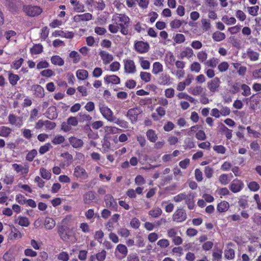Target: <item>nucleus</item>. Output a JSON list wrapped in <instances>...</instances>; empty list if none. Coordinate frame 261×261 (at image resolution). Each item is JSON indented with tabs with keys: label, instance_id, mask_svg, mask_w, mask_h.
<instances>
[{
	"label": "nucleus",
	"instance_id": "e433bc0d",
	"mask_svg": "<svg viewBox=\"0 0 261 261\" xmlns=\"http://www.w3.org/2000/svg\"><path fill=\"white\" fill-rule=\"evenodd\" d=\"M119 26V29L120 28V32L121 33L124 35H126L128 34V25L127 24H124V23L122 22L120 23H118Z\"/></svg>",
	"mask_w": 261,
	"mask_h": 261
},
{
	"label": "nucleus",
	"instance_id": "79ce46f5",
	"mask_svg": "<svg viewBox=\"0 0 261 261\" xmlns=\"http://www.w3.org/2000/svg\"><path fill=\"white\" fill-rule=\"evenodd\" d=\"M182 25V21L178 19H174L170 23V25L172 29H178Z\"/></svg>",
	"mask_w": 261,
	"mask_h": 261
},
{
	"label": "nucleus",
	"instance_id": "20e7f679",
	"mask_svg": "<svg viewBox=\"0 0 261 261\" xmlns=\"http://www.w3.org/2000/svg\"><path fill=\"white\" fill-rule=\"evenodd\" d=\"M58 233L60 238L64 241L69 239L71 236L69 228L64 225L58 226Z\"/></svg>",
	"mask_w": 261,
	"mask_h": 261
},
{
	"label": "nucleus",
	"instance_id": "f3484780",
	"mask_svg": "<svg viewBox=\"0 0 261 261\" xmlns=\"http://www.w3.org/2000/svg\"><path fill=\"white\" fill-rule=\"evenodd\" d=\"M105 81L107 84H119L120 82L119 77L116 75H107L105 77Z\"/></svg>",
	"mask_w": 261,
	"mask_h": 261
},
{
	"label": "nucleus",
	"instance_id": "7ed1b4c3",
	"mask_svg": "<svg viewBox=\"0 0 261 261\" xmlns=\"http://www.w3.org/2000/svg\"><path fill=\"white\" fill-rule=\"evenodd\" d=\"M102 116L109 121H114L116 118L113 116V113L108 107L103 106L100 108Z\"/></svg>",
	"mask_w": 261,
	"mask_h": 261
},
{
	"label": "nucleus",
	"instance_id": "c9c22d12",
	"mask_svg": "<svg viewBox=\"0 0 261 261\" xmlns=\"http://www.w3.org/2000/svg\"><path fill=\"white\" fill-rule=\"evenodd\" d=\"M193 55V50L188 47L184 51H181L180 53V57L181 58H184V57H188V58H191Z\"/></svg>",
	"mask_w": 261,
	"mask_h": 261
},
{
	"label": "nucleus",
	"instance_id": "473e14b6",
	"mask_svg": "<svg viewBox=\"0 0 261 261\" xmlns=\"http://www.w3.org/2000/svg\"><path fill=\"white\" fill-rule=\"evenodd\" d=\"M146 135L148 139L152 142H155L157 139V136L154 131L152 129H149L146 132Z\"/></svg>",
	"mask_w": 261,
	"mask_h": 261
},
{
	"label": "nucleus",
	"instance_id": "f8f14e48",
	"mask_svg": "<svg viewBox=\"0 0 261 261\" xmlns=\"http://www.w3.org/2000/svg\"><path fill=\"white\" fill-rule=\"evenodd\" d=\"M104 200L107 207L117 208V202L112 195L109 194L106 195L105 197Z\"/></svg>",
	"mask_w": 261,
	"mask_h": 261
},
{
	"label": "nucleus",
	"instance_id": "dca6fc26",
	"mask_svg": "<svg viewBox=\"0 0 261 261\" xmlns=\"http://www.w3.org/2000/svg\"><path fill=\"white\" fill-rule=\"evenodd\" d=\"M57 109L55 106H51L48 108L46 112L47 117L50 120H53L57 118L58 114L56 112Z\"/></svg>",
	"mask_w": 261,
	"mask_h": 261
},
{
	"label": "nucleus",
	"instance_id": "a878e982",
	"mask_svg": "<svg viewBox=\"0 0 261 261\" xmlns=\"http://www.w3.org/2000/svg\"><path fill=\"white\" fill-rule=\"evenodd\" d=\"M170 79V76L168 75L162 74L159 79V83L160 85H165L169 83Z\"/></svg>",
	"mask_w": 261,
	"mask_h": 261
},
{
	"label": "nucleus",
	"instance_id": "4d7b16f0",
	"mask_svg": "<svg viewBox=\"0 0 261 261\" xmlns=\"http://www.w3.org/2000/svg\"><path fill=\"white\" fill-rule=\"evenodd\" d=\"M115 123L119 125L120 127L126 128L128 127L127 122L123 120H120L116 118V120L113 121Z\"/></svg>",
	"mask_w": 261,
	"mask_h": 261
},
{
	"label": "nucleus",
	"instance_id": "393cba45",
	"mask_svg": "<svg viewBox=\"0 0 261 261\" xmlns=\"http://www.w3.org/2000/svg\"><path fill=\"white\" fill-rule=\"evenodd\" d=\"M194 195L192 193L189 194V196L186 200V203L188 205V208L192 210L194 208L195 204L194 201Z\"/></svg>",
	"mask_w": 261,
	"mask_h": 261
},
{
	"label": "nucleus",
	"instance_id": "ddd939ff",
	"mask_svg": "<svg viewBox=\"0 0 261 261\" xmlns=\"http://www.w3.org/2000/svg\"><path fill=\"white\" fill-rule=\"evenodd\" d=\"M124 69L128 73H134L136 71V67L133 60H127L124 63Z\"/></svg>",
	"mask_w": 261,
	"mask_h": 261
},
{
	"label": "nucleus",
	"instance_id": "4c0bfd02",
	"mask_svg": "<svg viewBox=\"0 0 261 261\" xmlns=\"http://www.w3.org/2000/svg\"><path fill=\"white\" fill-rule=\"evenodd\" d=\"M162 213L161 208H157L156 209L151 210L149 212V215L154 218L159 217Z\"/></svg>",
	"mask_w": 261,
	"mask_h": 261
},
{
	"label": "nucleus",
	"instance_id": "69168bd1",
	"mask_svg": "<svg viewBox=\"0 0 261 261\" xmlns=\"http://www.w3.org/2000/svg\"><path fill=\"white\" fill-rule=\"evenodd\" d=\"M219 181L222 185H227L229 182L228 175L226 174L221 175L219 177Z\"/></svg>",
	"mask_w": 261,
	"mask_h": 261
},
{
	"label": "nucleus",
	"instance_id": "bf43d9fd",
	"mask_svg": "<svg viewBox=\"0 0 261 261\" xmlns=\"http://www.w3.org/2000/svg\"><path fill=\"white\" fill-rule=\"evenodd\" d=\"M157 245L161 248H166L169 245V242L167 239H161L158 242Z\"/></svg>",
	"mask_w": 261,
	"mask_h": 261
},
{
	"label": "nucleus",
	"instance_id": "de8ad7c7",
	"mask_svg": "<svg viewBox=\"0 0 261 261\" xmlns=\"http://www.w3.org/2000/svg\"><path fill=\"white\" fill-rule=\"evenodd\" d=\"M118 17L120 21L124 23V24L129 25V18L128 16L123 14H119V16Z\"/></svg>",
	"mask_w": 261,
	"mask_h": 261
},
{
	"label": "nucleus",
	"instance_id": "37998d69",
	"mask_svg": "<svg viewBox=\"0 0 261 261\" xmlns=\"http://www.w3.org/2000/svg\"><path fill=\"white\" fill-rule=\"evenodd\" d=\"M151 74L148 72H141L140 73V77L141 80L145 82H148L151 79Z\"/></svg>",
	"mask_w": 261,
	"mask_h": 261
},
{
	"label": "nucleus",
	"instance_id": "49530a36",
	"mask_svg": "<svg viewBox=\"0 0 261 261\" xmlns=\"http://www.w3.org/2000/svg\"><path fill=\"white\" fill-rule=\"evenodd\" d=\"M51 147L52 146L50 144L48 143L45 145L41 146L39 148V152L41 154H43L49 150V148Z\"/></svg>",
	"mask_w": 261,
	"mask_h": 261
},
{
	"label": "nucleus",
	"instance_id": "39448f33",
	"mask_svg": "<svg viewBox=\"0 0 261 261\" xmlns=\"http://www.w3.org/2000/svg\"><path fill=\"white\" fill-rule=\"evenodd\" d=\"M6 5L12 12H16L21 6L20 0H6Z\"/></svg>",
	"mask_w": 261,
	"mask_h": 261
},
{
	"label": "nucleus",
	"instance_id": "5fc2aeb1",
	"mask_svg": "<svg viewBox=\"0 0 261 261\" xmlns=\"http://www.w3.org/2000/svg\"><path fill=\"white\" fill-rule=\"evenodd\" d=\"M18 224L22 226L27 227L29 225L30 223L27 217H21L19 218Z\"/></svg>",
	"mask_w": 261,
	"mask_h": 261
},
{
	"label": "nucleus",
	"instance_id": "2f4dec72",
	"mask_svg": "<svg viewBox=\"0 0 261 261\" xmlns=\"http://www.w3.org/2000/svg\"><path fill=\"white\" fill-rule=\"evenodd\" d=\"M40 173L42 178L45 179H49L51 177V173L44 168H41Z\"/></svg>",
	"mask_w": 261,
	"mask_h": 261
},
{
	"label": "nucleus",
	"instance_id": "4468645a",
	"mask_svg": "<svg viewBox=\"0 0 261 261\" xmlns=\"http://www.w3.org/2000/svg\"><path fill=\"white\" fill-rule=\"evenodd\" d=\"M69 141L72 146L75 148L82 147L84 144V142L82 140L74 137L69 138Z\"/></svg>",
	"mask_w": 261,
	"mask_h": 261
},
{
	"label": "nucleus",
	"instance_id": "6ab92c4d",
	"mask_svg": "<svg viewBox=\"0 0 261 261\" xmlns=\"http://www.w3.org/2000/svg\"><path fill=\"white\" fill-rule=\"evenodd\" d=\"M188 92L193 95H198L203 93V88L200 86H196L195 87L190 88Z\"/></svg>",
	"mask_w": 261,
	"mask_h": 261
},
{
	"label": "nucleus",
	"instance_id": "72a5a7b5",
	"mask_svg": "<svg viewBox=\"0 0 261 261\" xmlns=\"http://www.w3.org/2000/svg\"><path fill=\"white\" fill-rule=\"evenodd\" d=\"M247 54L250 59L252 61L257 60L259 57V54L255 52L250 49H248Z\"/></svg>",
	"mask_w": 261,
	"mask_h": 261
},
{
	"label": "nucleus",
	"instance_id": "c03bdc74",
	"mask_svg": "<svg viewBox=\"0 0 261 261\" xmlns=\"http://www.w3.org/2000/svg\"><path fill=\"white\" fill-rule=\"evenodd\" d=\"M37 154V151L36 149H33L30 151L26 156V160L31 162L33 160L34 158Z\"/></svg>",
	"mask_w": 261,
	"mask_h": 261
},
{
	"label": "nucleus",
	"instance_id": "603ef678",
	"mask_svg": "<svg viewBox=\"0 0 261 261\" xmlns=\"http://www.w3.org/2000/svg\"><path fill=\"white\" fill-rule=\"evenodd\" d=\"M190 69L192 71L199 72L200 70L201 66L198 62H194L191 64Z\"/></svg>",
	"mask_w": 261,
	"mask_h": 261
},
{
	"label": "nucleus",
	"instance_id": "0eeeda50",
	"mask_svg": "<svg viewBox=\"0 0 261 261\" xmlns=\"http://www.w3.org/2000/svg\"><path fill=\"white\" fill-rule=\"evenodd\" d=\"M96 198V193L92 191H89L83 195V202L85 204H90Z\"/></svg>",
	"mask_w": 261,
	"mask_h": 261
},
{
	"label": "nucleus",
	"instance_id": "9b49d317",
	"mask_svg": "<svg viewBox=\"0 0 261 261\" xmlns=\"http://www.w3.org/2000/svg\"><path fill=\"white\" fill-rule=\"evenodd\" d=\"M220 81L218 77H215L207 83V87L212 92L217 91L220 86Z\"/></svg>",
	"mask_w": 261,
	"mask_h": 261
},
{
	"label": "nucleus",
	"instance_id": "aec40b11",
	"mask_svg": "<svg viewBox=\"0 0 261 261\" xmlns=\"http://www.w3.org/2000/svg\"><path fill=\"white\" fill-rule=\"evenodd\" d=\"M229 207V203L225 201H223L219 203L217 205V211L220 213L226 212Z\"/></svg>",
	"mask_w": 261,
	"mask_h": 261
},
{
	"label": "nucleus",
	"instance_id": "f03ea898",
	"mask_svg": "<svg viewBox=\"0 0 261 261\" xmlns=\"http://www.w3.org/2000/svg\"><path fill=\"white\" fill-rule=\"evenodd\" d=\"M140 108L136 107L130 109L127 111L126 116L129 118L132 123L135 122L138 120V115L142 113Z\"/></svg>",
	"mask_w": 261,
	"mask_h": 261
},
{
	"label": "nucleus",
	"instance_id": "2eb2a0df",
	"mask_svg": "<svg viewBox=\"0 0 261 261\" xmlns=\"http://www.w3.org/2000/svg\"><path fill=\"white\" fill-rule=\"evenodd\" d=\"M53 35L57 37L61 36L66 38H72L74 36V34L72 32H64L63 31H56L53 33Z\"/></svg>",
	"mask_w": 261,
	"mask_h": 261
},
{
	"label": "nucleus",
	"instance_id": "864d4df0",
	"mask_svg": "<svg viewBox=\"0 0 261 261\" xmlns=\"http://www.w3.org/2000/svg\"><path fill=\"white\" fill-rule=\"evenodd\" d=\"M67 121L69 125L75 126L78 124V120L76 117L71 116L67 119Z\"/></svg>",
	"mask_w": 261,
	"mask_h": 261
},
{
	"label": "nucleus",
	"instance_id": "338daca9",
	"mask_svg": "<svg viewBox=\"0 0 261 261\" xmlns=\"http://www.w3.org/2000/svg\"><path fill=\"white\" fill-rule=\"evenodd\" d=\"M225 256L227 259H232L234 256V251L233 249L230 248L226 250L225 252Z\"/></svg>",
	"mask_w": 261,
	"mask_h": 261
},
{
	"label": "nucleus",
	"instance_id": "e2e57ef3",
	"mask_svg": "<svg viewBox=\"0 0 261 261\" xmlns=\"http://www.w3.org/2000/svg\"><path fill=\"white\" fill-rule=\"evenodd\" d=\"M196 138L199 140H204L206 139V135L204 132L202 130H199L196 134Z\"/></svg>",
	"mask_w": 261,
	"mask_h": 261
},
{
	"label": "nucleus",
	"instance_id": "3c124183",
	"mask_svg": "<svg viewBox=\"0 0 261 261\" xmlns=\"http://www.w3.org/2000/svg\"><path fill=\"white\" fill-rule=\"evenodd\" d=\"M248 188L252 191H256L259 188V185L255 181H251L248 185Z\"/></svg>",
	"mask_w": 261,
	"mask_h": 261
},
{
	"label": "nucleus",
	"instance_id": "cd10ccee",
	"mask_svg": "<svg viewBox=\"0 0 261 261\" xmlns=\"http://www.w3.org/2000/svg\"><path fill=\"white\" fill-rule=\"evenodd\" d=\"M163 71L162 65L158 62H156L153 64L152 73L157 74Z\"/></svg>",
	"mask_w": 261,
	"mask_h": 261
},
{
	"label": "nucleus",
	"instance_id": "052dcab7",
	"mask_svg": "<svg viewBox=\"0 0 261 261\" xmlns=\"http://www.w3.org/2000/svg\"><path fill=\"white\" fill-rule=\"evenodd\" d=\"M228 64L226 62H223L218 65V69L220 72H224L227 70L228 68Z\"/></svg>",
	"mask_w": 261,
	"mask_h": 261
},
{
	"label": "nucleus",
	"instance_id": "a211bd4d",
	"mask_svg": "<svg viewBox=\"0 0 261 261\" xmlns=\"http://www.w3.org/2000/svg\"><path fill=\"white\" fill-rule=\"evenodd\" d=\"M99 55L105 64H109L113 60V57L111 55H110L104 51H101L99 53Z\"/></svg>",
	"mask_w": 261,
	"mask_h": 261
},
{
	"label": "nucleus",
	"instance_id": "8fccbe9b",
	"mask_svg": "<svg viewBox=\"0 0 261 261\" xmlns=\"http://www.w3.org/2000/svg\"><path fill=\"white\" fill-rule=\"evenodd\" d=\"M222 20L223 22L227 23V24H234L236 22V20L234 17L228 18L227 16H224L222 17Z\"/></svg>",
	"mask_w": 261,
	"mask_h": 261
},
{
	"label": "nucleus",
	"instance_id": "412c9836",
	"mask_svg": "<svg viewBox=\"0 0 261 261\" xmlns=\"http://www.w3.org/2000/svg\"><path fill=\"white\" fill-rule=\"evenodd\" d=\"M56 225L55 221L53 218L47 217L44 222V225L46 229H51Z\"/></svg>",
	"mask_w": 261,
	"mask_h": 261
},
{
	"label": "nucleus",
	"instance_id": "7c9ffc66",
	"mask_svg": "<svg viewBox=\"0 0 261 261\" xmlns=\"http://www.w3.org/2000/svg\"><path fill=\"white\" fill-rule=\"evenodd\" d=\"M11 129L10 128L4 126H2L0 128V136L7 137L11 133Z\"/></svg>",
	"mask_w": 261,
	"mask_h": 261
},
{
	"label": "nucleus",
	"instance_id": "680f3d73",
	"mask_svg": "<svg viewBox=\"0 0 261 261\" xmlns=\"http://www.w3.org/2000/svg\"><path fill=\"white\" fill-rule=\"evenodd\" d=\"M109 30L112 33H117L119 30V26L118 23L116 24H111L109 25Z\"/></svg>",
	"mask_w": 261,
	"mask_h": 261
},
{
	"label": "nucleus",
	"instance_id": "13d9d810",
	"mask_svg": "<svg viewBox=\"0 0 261 261\" xmlns=\"http://www.w3.org/2000/svg\"><path fill=\"white\" fill-rule=\"evenodd\" d=\"M241 88L244 91L242 93L243 95L246 96L250 94V88L246 84H242Z\"/></svg>",
	"mask_w": 261,
	"mask_h": 261
},
{
	"label": "nucleus",
	"instance_id": "1a4fd4ad",
	"mask_svg": "<svg viewBox=\"0 0 261 261\" xmlns=\"http://www.w3.org/2000/svg\"><path fill=\"white\" fill-rule=\"evenodd\" d=\"M74 175L82 179H85L88 177V174L85 170L80 166H77L75 168Z\"/></svg>",
	"mask_w": 261,
	"mask_h": 261
},
{
	"label": "nucleus",
	"instance_id": "5701e85b",
	"mask_svg": "<svg viewBox=\"0 0 261 261\" xmlns=\"http://www.w3.org/2000/svg\"><path fill=\"white\" fill-rule=\"evenodd\" d=\"M76 76L80 80H84L88 76V72L84 69H80L76 71Z\"/></svg>",
	"mask_w": 261,
	"mask_h": 261
},
{
	"label": "nucleus",
	"instance_id": "6e6d98bb",
	"mask_svg": "<svg viewBox=\"0 0 261 261\" xmlns=\"http://www.w3.org/2000/svg\"><path fill=\"white\" fill-rule=\"evenodd\" d=\"M258 9L259 7L258 6L248 8L249 13L252 16H256L257 15Z\"/></svg>",
	"mask_w": 261,
	"mask_h": 261
},
{
	"label": "nucleus",
	"instance_id": "bb28decb",
	"mask_svg": "<svg viewBox=\"0 0 261 261\" xmlns=\"http://www.w3.org/2000/svg\"><path fill=\"white\" fill-rule=\"evenodd\" d=\"M213 38L216 41H220L225 38V35L223 33L217 31L213 33Z\"/></svg>",
	"mask_w": 261,
	"mask_h": 261
},
{
	"label": "nucleus",
	"instance_id": "f257e3e1",
	"mask_svg": "<svg viewBox=\"0 0 261 261\" xmlns=\"http://www.w3.org/2000/svg\"><path fill=\"white\" fill-rule=\"evenodd\" d=\"M23 10L27 15L31 17L38 16L42 12V9L38 6H24Z\"/></svg>",
	"mask_w": 261,
	"mask_h": 261
},
{
	"label": "nucleus",
	"instance_id": "0e129e2a",
	"mask_svg": "<svg viewBox=\"0 0 261 261\" xmlns=\"http://www.w3.org/2000/svg\"><path fill=\"white\" fill-rule=\"evenodd\" d=\"M185 40V37L183 34H177L176 35L174 41L177 43H181L184 42Z\"/></svg>",
	"mask_w": 261,
	"mask_h": 261
},
{
	"label": "nucleus",
	"instance_id": "6e6552de",
	"mask_svg": "<svg viewBox=\"0 0 261 261\" xmlns=\"http://www.w3.org/2000/svg\"><path fill=\"white\" fill-rule=\"evenodd\" d=\"M186 218L187 214L185 211L182 208L178 209L173 216V221H177V222L184 221Z\"/></svg>",
	"mask_w": 261,
	"mask_h": 261
},
{
	"label": "nucleus",
	"instance_id": "423d86ee",
	"mask_svg": "<svg viewBox=\"0 0 261 261\" xmlns=\"http://www.w3.org/2000/svg\"><path fill=\"white\" fill-rule=\"evenodd\" d=\"M134 46L136 51L140 53H147L149 49V44L142 41L137 42Z\"/></svg>",
	"mask_w": 261,
	"mask_h": 261
},
{
	"label": "nucleus",
	"instance_id": "4be33fe9",
	"mask_svg": "<svg viewBox=\"0 0 261 261\" xmlns=\"http://www.w3.org/2000/svg\"><path fill=\"white\" fill-rule=\"evenodd\" d=\"M30 51L33 55L41 54L43 51V46L40 44H36L31 48Z\"/></svg>",
	"mask_w": 261,
	"mask_h": 261
},
{
	"label": "nucleus",
	"instance_id": "c756f323",
	"mask_svg": "<svg viewBox=\"0 0 261 261\" xmlns=\"http://www.w3.org/2000/svg\"><path fill=\"white\" fill-rule=\"evenodd\" d=\"M79 121L81 122H84V121H90L92 120V117L89 114H85L83 112H81L79 114Z\"/></svg>",
	"mask_w": 261,
	"mask_h": 261
},
{
	"label": "nucleus",
	"instance_id": "f704fd0d",
	"mask_svg": "<svg viewBox=\"0 0 261 261\" xmlns=\"http://www.w3.org/2000/svg\"><path fill=\"white\" fill-rule=\"evenodd\" d=\"M9 80L10 84L12 86H14L17 84L18 81L19 80V77L18 75L11 73L9 75Z\"/></svg>",
	"mask_w": 261,
	"mask_h": 261
},
{
	"label": "nucleus",
	"instance_id": "58836bf2",
	"mask_svg": "<svg viewBox=\"0 0 261 261\" xmlns=\"http://www.w3.org/2000/svg\"><path fill=\"white\" fill-rule=\"evenodd\" d=\"M69 57L73 59V62L74 63H77L80 60V56L76 51H72L69 54Z\"/></svg>",
	"mask_w": 261,
	"mask_h": 261
},
{
	"label": "nucleus",
	"instance_id": "b1692460",
	"mask_svg": "<svg viewBox=\"0 0 261 261\" xmlns=\"http://www.w3.org/2000/svg\"><path fill=\"white\" fill-rule=\"evenodd\" d=\"M51 63L56 65L62 66L64 65V60L59 56H54L51 58Z\"/></svg>",
	"mask_w": 261,
	"mask_h": 261
},
{
	"label": "nucleus",
	"instance_id": "ea45409f",
	"mask_svg": "<svg viewBox=\"0 0 261 261\" xmlns=\"http://www.w3.org/2000/svg\"><path fill=\"white\" fill-rule=\"evenodd\" d=\"M188 196L189 195H186L185 193H180L174 196L173 199L175 202H178L183 200H186Z\"/></svg>",
	"mask_w": 261,
	"mask_h": 261
},
{
	"label": "nucleus",
	"instance_id": "a18cd8bd",
	"mask_svg": "<svg viewBox=\"0 0 261 261\" xmlns=\"http://www.w3.org/2000/svg\"><path fill=\"white\" fill-rule=\"evenodd\" d=\"M116 249L121 253L125 256L127 253V249L126 247L122 244H119L116 248Z\"/></svg>",
	"mask_w": 261,
	"mask_h": 261
},
{
	"label": "nucleus",
	"instance_id": "c85d7f7f",
	"mask_svg": "<svg viewBox=\"0 0 261 261\" xmlns=\"http://www.w3.org/2000/svg\"><path fill=\"white\" fill-rule=\"evenodd\" d=\"M35 94L39 97H43L44 96V89L40 85L35 86Z\"/></svg>",
	"mask_w": 261,
	"mask_h": 261
},
{
	"label": "nucleus",
	"instance_id": "a19ab883",
	"mask_svg": "<svg viewBox=\"0 0 261 261\" xmlns=\"http://www.w3.org/2000/svg\"><path fill=\"white\" fill-rule=\"evenodd\" d=\"M229 42L232 44L233 47L238 49L241 47L240 41H238L234 36H231L229 37Z\"/></svg>",
	"mask_w": 261,
	"mask_h": 261
},
{
	"label": "nucleus",
	"instance_id": "9d476101",
	"mask_svg": "<svg viewBox=\"0 0 261 261\" xmlns=\"http://www.w3.org/2000/svg\"><path fill=\"white\" fill-rule=\"evenodd\" d=\"M243 185L241 181L234 179L230 185V190L233 193L238 192L242 189Z\"/></svg>",
	"mask_w": 261,
	"mask_h": 261
},
{
	"label": "nucleus",
	"instance_id": "09e8293b",
	"mask_svg": "<svg viewBox=\"0 0 261 261\" xmlns=\"http://www.w3.org/2000/svg\"><path fill=\"white\" fill-rule=\"evenodd\" d=\"M65 140V138L63 136L61 135H58L55 137V138L52 140V142L53 144L57 145L63 143Z\"/></svg>",
	"mask_w": 261,
	"mask_h": 261
},
{
	"label": "nucleus",
	"instance_id": "774afa93",
	"mask_svg": "<svg viewBox=\"0 0 261 261\" xmlns=\"http://www.w3.org/2000/svg\"><path fill=\"white\" fill-rule=\"evenodd\" d=\"M58 259L63 261H67L69 259V255L66 252H62L58 255Z\"/></svg>",
	"mask_w": 261,
	"mask_h": 261
}]
</instances>
